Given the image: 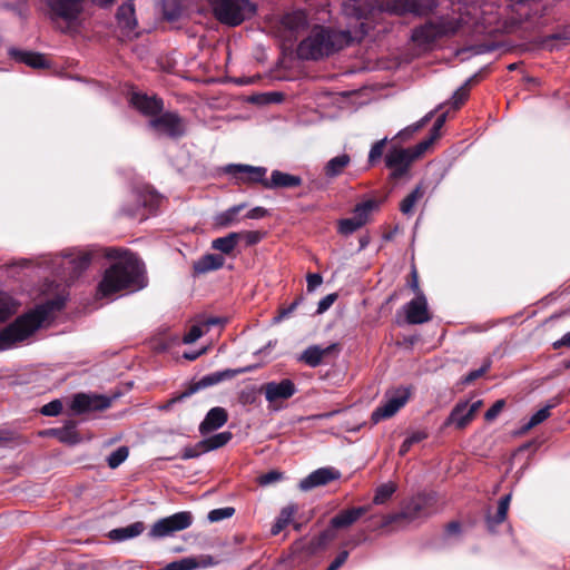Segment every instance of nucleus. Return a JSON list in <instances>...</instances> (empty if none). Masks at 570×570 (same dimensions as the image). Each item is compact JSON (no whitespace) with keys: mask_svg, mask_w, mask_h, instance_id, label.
Returning <instances> with one entry per match:
<instances>
[{"mask_svg":"<svg viewBox=\"0 0 570 570\" xmlns=\"http://www.w3.org/2000/svg\"><path fill=\"white\" fill-rule=\"evenodd\" d=\"M462 27V19L455 17H442L429 21L415 28L412 32V40L419 46H426L438 38L452 36Z\"/></svg>","mask_w":570,"mask_h":570,"instance_id":"nucleus-7","label":"nucleus"},{"mask_svg":"<svg viewBox=\"0 0 570 570\" xmlns=\"http://www.w3.org/2000/svg\"><path fill=\"white\" fill-rule=\"evenodd\" d=\"M110 406V400L102 395L77 394L71 402V409L76 413L105 410Z\"/></svg>","mask_w":570,"mask_h":570,"instance_id":"nucleus-18","label":"nucleus"},{"mask_svg":"<svg viewBox=\"0 0 570 570\" xmlns=\"http://www.w3.org/2000/svg\"><path fill=\"white\" fill-rule=\"evenodd\" d=\"M60 307L61 303L50 301L18 317L12 324L0 332V343L2 347H9L29 337L53 311Z\"/></svg>","mask_w":570,"mask_h":570,"instance_id":"nucleus-3","label":"nucleus"},{"mask_svg":"<svg viewBox=\"0 0 570 570\" xmlns=\"http://www.w3.org/2000/svg\"><path fill=\"white\" fill-rule=\"evenodd\" d=\"M302 184V179L298 176L283 173L279 170L272 171L271 179L266 178L264 181V188H291L297 187Z\"/></svg>","mask_w":570,"mask_h":570,"instance_id":"nucleus-25","label":"nucleus"},{"mask_svg":"<svg viewBox=\"0 0 570 570\" xmlns=\"http://www.w3.org/2000/svg\"><path fill=\"white\" fill-rule=\"evenodd\" d=\"M129 455V449L127 446H120L116 451H114L108 458L107 463L110 469L118 468L121 463H124Z\"/></svg>","mask_w":570,"mask_h":570,"instance_id":"nucleus-44","label":"nucleus"},{"mask_svg":"<svg viewBox=\"0 0 570 570\" xmlns=\"http://www.w3.org/2000/svg\"><path fill=\"white\" fill-rule=\"evenodd\" d=\"M370 507H357L343 510L331 519V527L333 529H347L353 525L362 515L367 513Z\"/></svg>","mask_w":570,"mask_h":570,"instance_id":"nucleus-21","label":"nucleus"},{"mask_svg":"<svg viewBox=\"0 0 570 570\" xmlns=\"http://www.w3.org/2000/svg\"><path fill=\"white\" fill-rule=\"evenodd\" d=\"M425 189L417 185L400 204V210L404 215H412L416 204L423 198Z\"/></svg>","mask_w":570,"mask_h":570,"instance_id":"nucleus-33","label":"nucleus"},{"mask_svg":"<svg viewBox=\"0 0 570 570\" xmlns=\"http://www.w3.org/2000/svg\"><path fill=\"white\" fill-rule=\"evenodd\" d=\"M411 393V389L405 386L387 391L385 393V401L371 415L373 423H379L395 415L407 403Z\"/></svg>","mask_w":570,"mask_h":570,"instance_id":"nucleus-8","label":"nucleus"},{"mask_svg":"<svg viewBox=\"0 0 570 570\" xmlns=\"http://www.w3.org/2000/svg\"><path fill=\"white\" fill-rule=\"evenodd\" d=\"M216 562L209 556L203 557L200 561L196 558H184L178 561L168 563L165 570H195L199 567L214 566Z\"/></svg>","mask_w":570,"mask_h":570,"instance_id":"nucleus-28","label":"nucleus"},{"mask_svg":"<svg viewBox=\"0 0 570 570\" xmlns=\"http://www.w3.org/2000/svg\"><path fill=\"white\" fill-rule=\"evenodd\" d=\"M62 410V404L60 401L56 400L52 402H49L48 404L43 405L41 409V413L45 415L53 416L58 415Z\"/></svg>","mask_w":570,"mask_h":570,"instance_id":"nucleus-56","label":"nucleus"},{"mask_svg":"<svg viewBox=\"0 0 570 570\" xmlns=\"http://www.w3.org/2000/svg\"><path fill=\"white\" fill-rule=\"evenodd\" d=\"M204 335L202 325H193L189 331L184 335L183 342L185 344H191Z\"/></svg>","mask_w":570,"mask_h":570,"instance_id":"nucleus-52","label":"nucleus"},{"mask_svg":"<svg viewBox=\"0 0 570 570\" xmlns=\"http://www.w3.org/2000/svg\"><path fill=\"white\" fill-rule=\"evenodd\" d=\"M91 263V254L89 252L79 250L65 256L63 265L71 269L69 279L77 278Z\"/></svg>","mask_w":570,"mask_h":570,"instance_id":"nucleus-23","label":"nucleus"},{"mask_svg":"<svg viewBox=\"0 0 570 570\" xmlns=\"http://www.w3.org/2000/svg\"><path fill=\"white\" fill-rule=\"evenodd\" d=\"M225 259L223 256L206 254L194 262L193 268L196 274H205L223 267Z\"/></svg>","mask_w":570,"mask_h":570,"instance_id":"nucleus-27","label":"nucleus"},{"mask_svg":"<svg viewBox=\"0 0 570 570\" xmlns=\"http://www.w3.org/2000/svg\"><path fill=\"white\" fill-rule=\"evenodd\" d=\"M385 141H386V139H382V140L376 141L372 146L370 154H368L370 165H373L375 161H377L382 157L384 147H385Z\"/></svg>","mask_w":570,"mask_h":570,"instance_id":"nucleus-51","label":"nucleus"},{"mask_svg":"<svg viewBox=\"0 0 570 570\" xmlns=\"http://www.w3.org/2000/svg\"><path fill=\"white\" fill-rule=\"evenodd\" d=\"M250 370H252V367L248 366V367H242V368H235V370H225V371L215 372L209 375H206L199 382L195 383L187 391L181 393L179 396L169 400L168 403L164 406V409H168L175 402L180 401L187 396H190L191 394L197 392L199 389L217 384L224 380L233 379L236 375L249 372Z\"/></svg>","mask_w":570,"mask_h":570,"instance_id":"nucleus-11","label":"nucleus"},{"mask_svg":"<svg viewBox=\"0 0 570 570\" xmlns=\"http://www.w3.org/2000/svg\"><path fill=\"white\" fill-rule=\"evenodd\" d=\"M489 368V364L488 365H484L482 366L481 368L479 370H474V371H471L463 380V382L465 384H469L471 382H473L474 380L481 377Z\"/></svg>","mask_w":570,"mask_h":570,"instance_id":"nucleus-60","label":"nucleus"},{"mask_svg":"<svg viewBox=\"0 0 570 570\" xmlns=\"http://www.w3.org/2000/svg\"><path fill=\"white\" fill-rule=\"evenodd\" d=\"M239 243V235L236 232L229 233L224 237L215 238L212 242V248L225 255H232Z\"/></svg>","mask_w":570,"mask_h":570,"instance_id":"nucleus-31","label":"nucleus"},{"mask_svg":"<svg viewBox=\"0 0 570 570\" xmlns=\"http://www.w3.org/2000/svg\"><path fill=\"white\" fill-rule=\"evenodd\" d=\"M433 505V497L417 495L411 499L400 512L385 515L382 527H390L392 524L405 527L419 519L426 518L435 513L436 509H434Z\"/></svg>","mask_w":570,"mask_h":570,"instance_id":"nucleus-6","label":"nucleus"},{"mask_svg":"<svg viewBox=\"0 0 570 570\" xmlns=\"http://www.w3.org/2000/svg\"><path fill=\"white\" fill-rule=\"evenodd\" d=\"M141 272L138 258L131 254L125 255L106 269L98 285V294L107 297L137 284Z\"/></svg>","mask_w":570,"mask_h":570,"instance_id":"nucleus-2","label":"nucleus"},{"mask_svg":"<svg viewBox=\"0 0 570 570\" xmlns=\"http://www.w3.org/2000/svg\"><path fill=\"white\" fill-rule=\"evenodd\" d=\"M233 438L232 432L224 431L200 441V448L206 452L225 446Z\"/></svg>","mask_w":570,"mask_h":570,"instance_id":"nucleus-35","label":"nucleus"},{"mask_svg":"<svg viewBox=\"0 0 570 570\" xmlns=\"http://www.w3.org/2000/svg\"><path fill=\"white\" fill-rule=\"evenodd\" d=\"M228 420L227 411L224 407L216 406L208 411L204 421L199 425L202 435H206L222 428Z\"/></svg>","mask_w":570,"mask_h":570,"instance_id":"nucleus-22","label":"nucleus"},{"mask_svg":"<svg viewBox=\"0 0 570 570\" xmlns=\"http://www.w3.org/2000/svg\"><path fill=\"white\" fill-rule=\"evenodd\" d=\"M554 350L561 348V347H570V332L564 334L560 340L556 341L552 344Z\"/></svg>","mask_w":570,"mask_h":570,"instance_id":"nucleus-64","label":"nucleus"},{"mask_svg":"<svg viewBox=\"0 0 570 570\" xmlns=\"http://www.w3.org/2000/svg\"><path fill=\"white\" fill-rule=\"evenodd\" d=\"M434 6L433 0H390L381 7V10L399 16L406 13L422 16L432 11Z\"/></svg>","mask_w":570,"mask_h":570,"instance_id":"nucleus-12","label":"nucleus"},{"mask_svg":"<svg viewBox=\"0 0 570 570\" xmlns=\"http://www.w3.org/2000/svg\"><path fill=\"white\" fill-rule=\"evenodd\" d=\"M351 164V157L347 154H341L331 158L324 166V174L327 178L340 176Z\"/></svg>","mask_w":570,"mask_h":570,"instance_id":"nucleus-30","label":"nucleus"},{"mask_svg":"<svg viewBox=\"0 0 570 570\" xmlns=\"http://www.w3.org/2000/svg\"><path fill=\"white\" fill-rule=\"evenodd\" d=\"M237 233L239 235V242L244 240L248 246L259 243L264 236V234L258 230H245Z\"/></svg>","mask_w":570,"mask_h":570,"instance_id":"nucleus-48","label":"nucleus"},{"mask_svg":"<svg viewBox=\"0 0 570 570\" xmlns=\"http://www.w3.org/2000/svg\"><path fill=\"white\" fill-rule=\"evenodd\" d=\"M144 530L145 524L138 521L125 528L114 529L110 531V538L118 541L127 540L139 535Z\"/></svg>","mask_w":570,"mask_h":570,"instance_id":"nucleus-37","label":"nucleus"},{"mask_svg":"<svg viewBox=\"0 0 570 570\" xmlns=\"http://www.w3.org/2000/svg\"><path fill=\"white\" fill-rule=\"evenodd\" d=\"M215 18L223 24L236 27L255 16L257 7L252 0H208Z\"/></svg>","mask_w":570,"mask_h":570,"instance_id":"nucleus-4","label":"nucleus"},{"mask_svg":"<svg viewBox=\"0 0 570 570\" xmlns=\"http://www.w3.org/2000/svg\"><path fill=\"white\" fill-rule=\"evenodd\" d=\"M135 198L141 206L148 208L149 210L157 208L161 200L160 196L148 187L137 191L135 194Z\"/></svg>","mask_w":570,"mask_h":570,"instance_id":"nucleus-38","label":"nucleus"},{"mask_svg":"<svg viewBox=\"0 0 570 570\" xmlns=\"http://www.w3.org/2000/svg\"><path fill=\"white\" fill-rule=\"evenodd\" d=\"M296 512H297L296 505H294V504L287 505V507L282 509V511H281L279 515L277 517V519L279 521H282L283 523H285V525H288L292 522V520H293L294 515L296 514Z\"/></svg>","mask_w":570,"mask_h":570,"instance_id":"nucleus-53","label":"nucleus"},{"mask_svg":"<svg viewBox=\"0 0 570 570\" xmlns=\"http://www.w3.org/2000/svg\"><path fill=\"white\" fill-rule=\"evenodd\" d=\"M164 17L174 21L180 16V6L178 0H164L163 2Z\"/></svg>","mask_w":570,"mask_h":570,"instance_id":"nucleus-45","label":"nucleus"},{"mask_svg":"<svg viewBox=\"0 0 570 570\" xmlns=\"http://www.w3.org/2000/svg\"><path fill=\"white\" fill-rule=\"evenodd\" d=\"M482 405L483 402L481 400H478L472 404H469L466 401H460L451 411L444 422V426L454 425L456 429H464L473 421Z\"/></svg>","mask_w":570,"mask_h":570,"instance_id":"nucleus-13","label":"nucleus"},{"mask_svg":"<svg viewBox=\"0 0 570 570\" xmlns=\"http://www.w3.org/2000/svg\"><path fill=\"white\" fill-rule=\"evenodd\" d=\"M414 161L411 150L407 148H391L385 156V165L392 170V178L397 179L406 174Z\"/></svg>","mask_w":570,"mask_h":570,"instance_id":"nucleus-14","label":"nucleus"},{"mask_svg":"<svg viewBox=\"0 0 570 570\" xmlns=\"http://www.w3.org/2000/svg\"><path fill=\"white\" fill-rule=\"evenodd\" d=\"M50 19L59 24L63 32H75L81 24L83 11L81 0H45Z\"/></svg>","mask_w":570,"mask_h":570,"instance_id":"nucleus-5","label":"nucleus"},{"mask_svg":"<svg viewBox=\"0 0 570 570\" xmlns=\"http://www.w3.org/2000/svg\"><path fill=\"white\" fill-rule=\"evenodd\" d=\"M473 81V78L469 79L463 86H461L452 96V105L455 109L460 108L469 97V86Z\"/></svg>","mask_w":570,"mask_h":570,"instance_id":"nucleus-46","label":"nucleus"},{"mask_svg":"<svg viewBox=\"0 0 570 570\" xmlns=\"http://www.w3.org/2000/svg\"><path fill=\"white\" fill-rule=\"evenodd\" d=\"M404 312L409 324H423L431 320L424 294L415 295L413 299L404 305Z\"/></svg>","mask_w":570,"mask_h":570,"instance_id":"nucleus-17","label":"nucleus"},{"mask_svg":"<svg viewBox=\"0 0 570 570\" xmlns=\"http://www.w3.org/2000/svg\"><path fill=\"white\" fill-rule=\"evenodd\" d=\"M227 174L233 175L238 183L244 184H256L259 183L264 187V181H266V173L267 169L265 167L259 166H250V165H228L225 168Z\"/></svg>","mask_w":570,"mask_h":570,"instance_id":"nucleus-15","label":"nucleus"},{"mask_svg":"<svg viewBox=\"0 0 570 570\" xmlns=\"http://www.w3.org/2000/svg\"><path fill=\"white\" fill-rule=\"evenodd\" d=\"M396 491V484L393 482L383 483L380 487H377L375 491V495L373 498L374 504H384L387 502L393 493Z\"/></svg>","mask_w":570,"mask_h":570,"instance_id":"nucleus-39","label":"nucleus"},{"mask_svg":"<svg viewBox=\"0 0 570 570\" xmlns=\"http://www.w3.org/2000/svg\"><path fill=\"white\" fill-rule=\"evenodd\" d=\"M306 281H307V291L313 292L316 289V287H318L322 284L323 278L320 274L311 273L307 275Z\"/></svg>","mask_w":570,"mask_h":570,"instance_id":"nucleus-59","label":"nucleus"},{"mask_svg":"<svg viewBox=\"0 0 570 570\" xmlns=\"http://www.w3.org/2000/svg\"><path fill=\"white\" fill-rule=\"evenodd\" d=\"M340 475V472L332 468H321L303 479L299 483V488L307 491L316 487L325 485L338 479Z\"/></svg>","mask_w":570,"mask_h":570,"instance_id":"nucleus-20","label":"nucleus"},{"mask_svg":"<svg viewBox=\"0 0 570 570\" xmlns=\"http://www.w3.org/2000/svg\"><path fill=\"white\" fill-rule=\"evenodd\" d=\"M245 208L244 204L233 206L227 210L218 214L215 218V223L219 227H229L236 225L239 222L238 214Z\"/></svg>","mask_w":570,"mask_h":570,"instance_id":"nucleus-36","label":"nucleus"},{"mask_svg":"<svg viewBox=\"0 0 570 570\" xmlns=\"http://www.w3.org/2000/svg\"><path fill=\"white\" fill-rule=\"evenodd\" d=\"M117 20L119 26L127 33L135 30L137 27V20L135 18V7L132 2L128 1L118 8Z\"/></svg>","mask_w":570,"mask_h":570,"instance_id":"nucleus-26","label":"nucleus"},{"mask_svg":"<svg viewBox=\"0 0 570 570\" xmlns=\"http://www.w3.org/2000/svg\"><path fill=\"white\" fill-rule=\"evenodd\" d=\"M510 501H511V494L510 493L500 499L499 504H498L497 513H495L494 517H492L490 519V521L492 523L500 524L503 521H505L507 515H508V511H509V507H510Z\"/></svg>","mask_w":570,"mask_h":570,"instance_id":"nucleus-42","label":"nucleus"},{"mask_svg":"<svg viewBox=\"0 0 570 570\" xmlns=\"http://www.w3.org/2000/svg\"><path fill=\"white\" fill-rule=\"evenodd\" d=\"M336 298H337L336 294H328L325 297H323L318 303L317 313L322 314L325 311H327L333 305V303L336 301Z\"/></svg>","mask_w":570,"mask_h":570,"instance_id":"nucleus-57","label":"nucleus"},{"mask_svg":"<svg viewBox=\"0 0 570 570\" xmlns=\"http://www.w3.org/2000/svg\"><path fill=\"white\" fill-rule=\"evenodd\" d=\"M267 215V209H265L264 207H255L250 210L247 212L246 214V218H249V219H259V218H263Z\"/></svg>","mask_w":570,"mask_h":570,"instance_id":"nucleus-62","label":"nucleus"},{"mask_svg":"<svg viewBox=\"0 0 570 570\" xmlns=\"http://www.w3.org/2000/svg\"><path fill=\"white\" fill-rule=\"evenodd\" d=\"M130 104L146 116H156L161 112L164 102L156 96L149 97L145 94L132 92L129 99Z\"/></svg>","mask_w":570,"mask_h":570,"instance_id":"nucleus-19","label":"nucleus"},{"mask_svg":"<svg viewBox=\"0 0 570 570\" xmlns=\"http://www.w3.org/2000/svg\"><path fill=\"white\" fill-rule=\"evenodd\" d=\"M436 135H430L429 138L422 140L414 147L407 148L411 150V155L413 156L414 160L420 158L425 151L432 146V144L436 140Z\"/></svg>","mask_w":570,"mask_h":570,"instance_id":"nucleus-47","label":"nucleus"},{"mask_svg":"<svg viewBox=\"0 0 570 570\" xmlns=\"http://www.w3.org/2000/svg\"><path fill=\"white\" fill-rule=\"evenodd\" d=\"M336 348L335 344H332L327 347H321L318 345H312L307 347L299 356V361L304 362L306 365L311 367L318 366L323 360L330 355Z\"/></svg>","mask_w":570,"mask_h":570,"instance_id":"nucleus-24","label":"nucleus"},{"mask_svg":"<svg viewBox=\"0 0 570 570\" xmlns=\"http://www.w3.org/2000/svg\"><path fill=\"white\" fill-rule=\"evenodd\" d=\"M362 227H363L362 222H358L357 219H355L354 216H352L350 218L341 219L338 222V233L344 236H348Z\"/></svg>","mask_w":570,"mask_h":570,"instance_id":"nucleus-43","label":"nucleus"},{"mask_svg":"<svg viewBox=\"0 0 570 570\" xmlns=\"http://www.w3.org/2000/svg\"><path fill=\"white\" fill-rule=\"evenodd\" d=\"M426 438H428V433L425 431H415L406 438V441H407V443L413 445L415 443H419V442L425 440Z\"/></svg>","mask_w":570,"mask_h":570,"instance_id":"nucleus-61","label":"nucleus"},{"mask_svg":"<svg viewBox=\"0 0 570 570\" xmlns=\"http://www.w3.org/2000/svg\"><path fill=\"white\" fill-rule=\"evenodd\" d=\"M12 313H14V306L10 298L0 295V322L6 321Z\"/></svg>","mask_w":570,"mask_h":570,"instance_id":"nucleus-50","label":"nucleus"},{"mask_svg":"<svg viewBox=\"0 0 570 570\" xmlns=\"http://www.w3.org/2000/svg\"><path fill=\"white\" fill-rule=\"evenodd\" d=\"M55 436L58 438L60 442L68 443V444H75L79 441V436L77 432L75 431V425H67L62 429L52 430L51 432Z\"/></svg>","mask_w":570,"mask_h":570,"instance_id":"nucleus-40","label":"nucleus"},{"mask_svg":"<svg viewBox=\"0 0 570 570\" xmlns=\"http://www.w3.org/2000/svg\"><path fill=\"white\" fill-rule=\"evenodd\" d=\"M193 515L188 511L177 512L173 515L163 518L155 522L150 528L148 535L151 539H161L185 530L191 525Z\"/></svg>","mask_w":570,"mask_h":570,"instance_id":"nucleus-9","label":"nucleus"},{"mask_svg":"<svg viewBox=\"0 0 570 570\" xmlns=\"http://www.w3.org/2000/svg\"><path fill=\"white\" fill-rule=\"evenodd\" d=\"M262 390L269 403L288 400L297 392L295 383L289 379H284L281 382H268L262 386Z\"/></svg>","mask_w":570,"mask_h":570,"instance_id":"nucleus-16","label":"nucleus"},{"mask_svg":"<svg viewBox=\"0 0 570 570\" xmlns=\"http://www.w3.org/2000/svg\"><path fill=\"white\" fill-rule=\"evenodd\" d=\"M411 278L412 279L410 283V287L415 293V295L423 294V292L421 291V288L419 286V275H417L415 267L412 268Z\"/></svg>","mask_w":570,"mask_h":570,"instance_id":"nucleus-63","label":"nucleus"},{"mask_svg":"<svg viewBox=\"0 0 570 570\" xmlns=\"http://www.w3.org/2000/svg\"><path fill=\"white\" fill-rule=\"evenodd\" d=\"M306 23L307 19L303 11L287 13L282 19V26L291 33V37L303 30Z\"/></svg>","mask_w":570,"mask_h":570,"instance_id":"nucleus-29","label":"nucleus"},{"mask_svg":"<svg viewBox=\"0 0 570 570\" xmlns=\"http://www.w3.org/2000/svg\"><path fill=\"white\" fill-rule=\"evenodd\" d=\"M371 9L357 0H348L343 4V14L346 18L355 19V24H350L346 30H333L315 26L309 35L301 41L297 55L302 59L317 60L342 50L354 41H360L367 32L363 19L367 17Z\"/></svg>","mask_w":570,"mask_h":570,"instance_id":"nucleus-1","label":"nucleus"},{"mask_svg":"<svg viewBox=\"0 0 570 570\" xmlns=\"http://www.w3.org/2000/svg\"><path fill=\"white\" fill-rule=\"evenodd\" d=\"M234 512H235L234 508H230V507L214 509L208 513V520L210 522H217V521L230 518L234 514Z\"/></svg>","mask_w":570,"mask_h":570,"instance_id":"nucleus-49","label":"nucleus"},{"mask_svg":"<svg viewBox=\"0 0 570 570\" xmlns=\"http://www.w3.org/2000/svg\"><path fill=\"white\" fill-rule=\"evenodd\" d=\"M159 134L179 138L186 134V120L176 112H164L149 122Z\"/></svg>","mask_w":570,"mask_h":570,"instance_id":"nucleus-10","label":"nucleus"},{"mask_svg":"<svg viewBox=\"0 0 570 570\" xmlns=\"http://www.w3.org/2000/svg\"><path fill=\"white\" fill-rule=\"evenodd\" d=\"M281 478H282V474L279 472L271 471L266 474L261 475L258 481H259V484H262V485H268L273 482L281 480Z\"/></svg>","mask_w":570,"mask_h":570,"instance_id":"nucleus-58","label":"nucleus"},{"mask_svg":"<svg viewBox=\"0 0 570 570\" xmlns=\"http://www.w3.org/2000/svg\"><path fill=\"white\" fill-rule=\"evenodd\" d=\"M206 453V450L200 448V441L194 446H186L181 453V459L189 460L199 456L200 454Z\"/></svg>","mask_w":570,"mask_h":570,"instance_id":"nucleus-55","label":"nucleus"},{"mask_svg":"<svg viewBox=\"0 0 570 570\" xmlns=\"http://www.w3.org/2000/svg\"><path fill=\"white\" fill-rule=\"evenodd\" d=\"M9 53L16 60L23 62L32 68H42L46 66V58L40 53L20 51L17 49H10Z\"/></svg>","mask_w":570,"mask_h":570,"instance_id":"nucleus-32","label":"nucleus"},{"mask_svg":"<svg viewBox=\"0 0 570 570\" xmlns=\"http://www.w3.org/2000/svg\"><path fill=\"white\" fill-rule=\"evenodd\" d=\"M553 407V405H547L539 411H537L528 421V423L523 426V432H527L534 426L541 424L550 416V410Z\"/></svg>","mask_w":570,"mask_h":570,"instance_id":"nucleus-41","label":"nucleus"},{"mask_svg":"<svg viewBox=\"0 0 570 570\" xmlns=\"http://www.w3.org/2000/svg\"><path fill=\"white\" fill-rule=\"evenodd\" d=\"M504 405V400L495 401L494 404L485 412L484 419L489 422L493 421L501 413Z\"/></svg>","mask_w":570,"mask_h":570,"instance_id":"nucleus-54","label":"nucleus"},{"mask_svg":"<svg viewBox=\"0 0 570 570\" xmlns=\"http://www.w3.org/2000/svg\"><path fill=\"white\" fill-rule=\"evenodd\" d=\"M377 209L379 202L374 199H368L355 206L353 210V216L358 222H362V226H364L370 222L371 215Z\"/></svg>","mask_w":570,"mask_h":570,"instance_id":"nucleus-34","label":"nucleus"}]
</instances>
